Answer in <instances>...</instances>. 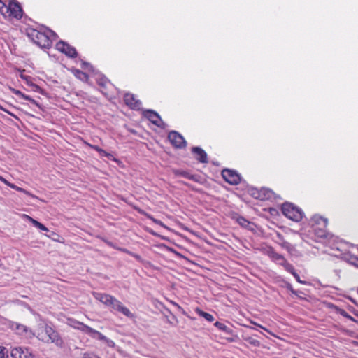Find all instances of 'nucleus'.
I'll list each match as a JSON object with an SVG mask.
<instances>
[{
  "label": "nucleus",
  "instance_id": "obj_6",
  "mask_svg": "<svg viewBox=\"0 0 358 358\" xmlns=\"http://www.w3.org/2000/svg\"><path fill=\"white\" fill-rule=\"evenodd\" d=\"M281 210L285 217L294 222L301 221L303 217L302 210L294 206L292 203L286 202L282 204Z\"/></svg>",
  "mask_w": 358,
  "mask_h": 358
},
{
  "label": "nucleus",
  "instance_id": "obj_18",
  "mask_svg": "<svg viewBox=\"0 0 358 358\" xmlns=\"http://www.w3.org/2000/svg\"><path fill=\"white\" fill-rule=\"evenodd\" d=\"M192 152L194 154L195 158L199 162L206 164L208 163V155L204 150L200 147H193L192 148Z\"/></svg>",
  "mask_w": 358,
  "mask_h": 358
},
{
  "label": "nucleus",
  "instance_id": "obj_8",
  "mask_svg": "<svg viewBox=\"0 0 358 358\" xmlns=\"http://www.w3.org/2000/svg\"><path fill=\"white\" fill-rule=\"evenodd\" d=\"M214 326L225 335L224 338L229 342H236L238 336L233 329V326L229 322L224 323L217 321L214 323Z\"/></svg>",
  "mask_w": 358,
  "mask_h": 358
},
{
  "label": "nucleus",
  "instance_id": "obj_41",
  "mask_svg": "<svg viewBox=\"0 0 358 358\" xmlns=\"http://www.w3.org/2000/svg\"><path fill=\"white\" fill-rule=\"evenodd\" d=\"M257 326H258L259 327H260V328H262V329H264V330H267L266 328L263 327L262 325L258 324Z\"/></svg>",
  "mask_w": 358,
  "mask_h": 358
},
{
  "label": "nucleus",
  "instance_id": "obj_43",
  "mask_svg": "<svg viewBox=\"0 0 358 358\" xmlns=\"http://www.w3.org/2000/svg\"><path fill=\"white\" fill-rule=\"evenodd\" d=\"M3 177H2L1 176H0V180L1 181L3 180Z\"/></svg>",
  "mask_w": 358,
  "mask_h": 358
},
{
  "label": "nucleus",
  "instance_id": "obj_25",
  "mask_svg": "<svg viewBox=\"0 0 358 358\" xmlns=\"http://www.w3.org/2000/svg\"><path fill=\"white\" fill-rule=\"evenodd\" d=\"M27 217H28V219L30 220V222L33 224V225L38 228V229L41 230V231H48V228L44 225L42 223L39 222L38 221L33 219L32 217L27 215Z\"/></svg>",
  "mask_w": 358,
  "mask_h": 358
},
{
  "label": "nucleus",
  "instance_id": "obj_10",
  "mask_svg": "<svg viewBox=\"0 0 358 358\" xmlns=\"http://www.w3.org/2000/svg\"><path fill=\"white\" fill-rule=\"evenodd\" d=\"M143 115L157 127L162 129L166 128V124L162 120L159 115L155 110H145L143 111Z\"/></svg>",
  "mask_w": 358,
  "mask_h": 358
},
{
  "label": "nucleus",
  "instance_id": "obj_4",
  "mask_svg": "<svg viewBox=\"0 0 358 358\" xmlns=\"http://www.w3.org/2000/svg\"><path fill=\"white\" fill-rule=\"evenodd\" d=\"M15 334L25 340H31L35 337L34 331L27 326L7 320L4 323Z\"/></svg>",
  "mask_w": 358,
  "mask_h": 358
},
{
  "label": "nucleus",
  "instance_id": "obj_11",
  "mask_svg": "<svg viewBox=\"0 0 358 358\" xmlns=\"http://www.w3.org/2000/svg\"><path fill=\"white\" fill-rule=\"evenodd\" d=\"M168 138L173 146L176 148H183L187 145L184 137L176 131H171L168 134Z\"/></svg>",
  "mask_w": 358,
  "mask_h": 358
},
{
  "label": "nucleus",
  "instance_id": "obj_3",
  "mask_svg": "<svg viewBox=\"0 0 358 358\" xmlns=\"http://www.w3.org/2000/svg\"><path fill=\"white\" fill-rule=\"evenodd\" d=\"M93 295L96 300L99 301L106 306L110 307L112 309L122 313L128 317H133V314L131 311L127 307L124 306L115 297L110 294L98 292L94 293Z\"/></svg>",
  "mask_w": 358,
  "mask_h": 358
},
{
  "label": "nucleus",
  "instance_id": "obj_23",
  "mask_svg": "<svg viewBox=\"0 0 358 358\" xmlns=\"http://www.w3.org/2000/svg\"><path fill=\"white\" fill-rule=\"evenodd\" d=\"M234 218L236 219V222L244 228L250 229V226L252 224V222H249L248 220L241 215H237Z\"/></svg>",
  "mask_w": 358,
  "mask_h": 358
},
{
  "label": "nucleus",
  "instance_id": "obj_14",
  "mask_svg": "<svg viewBox=\"0 0 358 358\" xmlns=\"http://www.w3.org/2000/svg\"><path fill=\"white\" fill-rule=\"evenodd\" d=\"M56 48L59 51L65 54L69 57L75 58L78 55L76 48L63 41H59L56 44Z\"/></svg>",
  "mask_w": 358,
  "mask_h": 358
},
{
  "label": "nucleus",
  "instance_id": "obj_27",
  "mask_svg": "<svg viewBox=\"0 0 358 358\" xmlns=\"http://www.w3.org/2000/svg\"><path fill=\"white\" fill-rule=\"evenodd\" d=\"M10 90L14 94L23 99L24 100L34 101V100L29 96L24 94V93H22L21 91H20L18 90H16L14 88H10Z\"/></svg>",
  "mask_w": 358,
  "mask_h": 358
},
{
  "label": "nucleus",
  "instance_id": "obj_20",
  "mask_svg": "<svg viewBox=\"0 0 358 358\" xmlns=\"http://www.w3.org/2000/svg\"><path fill=\"white\" fill-rule=\"evenodd\" d=\"M2 182H3L5 185H6L7 186H8L9 187L17 191V192H22L28 196H30L31 197H35L31 193H30L29 192L27 191L26 189L22 188V187H20L17 185H15V184L13 183H11L9 181H8L6 179H5L4 178H3V180H1Z\"/></svg>",
  "mask_w": 358,
  "mask_h": 358
},
{
  "label": "nucleus",
  "instance_id": "obj_9",
  "mask_svg": "<svg viewBox=\"0 0 358 358\" xmlns=\"http://www.w3.org/2000/svg\"><path fill=\"white\" fill-rule=\"evenodd\" d=\"M251 195L262 201L272 200L275 199V194L270 189L262 187L259 190L257 189H251Z\"/></svg>",
  "mask_w": 358,
  "mask_h": 358
},
{
  "label": "nucleus",
  "instance_id": "obj_5",
  "mask_svg": "<svg viewBox=\"0 0 358 358\" xmlns=\"http://www.w3.org/2000/svg\"><path fill=\"white\" fill-rule=\"evenodd\" d=\"M311 222L310 232H313L317 238H323L328 237V234L326 231L328 222L327 219L319 215H314L312 217Z\"/></svg>",
  "mask_w": 358,
  "mask_h": 358
},
{
  "label": "nucleus",
  "instance_id": "obj_42",
  "mask_svg": "<svg viewBox=\"0 0 358 358\" xmlns=\"http://www.w3.org/2000/svg\"><path fill=\"white\" fill-rule=\"evenodd\" d=\"M350 300H351V301H352L353 303L357 304V303H356V302H355V301L354 299H350Z\"/></svg>",
  "mask_w": 358,
  "mask_h": 358
},
{
  "label": "nucleus",
  "instance_id": "obj_26",
  "mask_svg": "<svg viewBox=\"0 0 358 358\" xmlns=\"http://www.w3.org/2000/svg\"><path fill=\"white\" fill-rule=\"evenodd\" d=\"M196 312L199 316L203 317L205 320H206L208 322H213L214 320L213 315L208 313L204 312L199 308L196 309Z\"/></svg>",
  "mask_w": 358,
  "mask_h": 358
},
{
  "label": "nucleus",
  "instance_id": "obj_1",
  "mask_svg": "<svg viewBox=\"0 0 358 358\" xmlns=\"http://www.w3.org/2000/svg\"><path fill=\"white\" fill-rule=\"evenodd\" d=\"M67 324L72 328L78 329L83 333L87 334L94 339H97L105 342L106 344L110 348H114L115 345L113 341L108 338L99 331L81 322H79L73 318H69L67 320Z\"/></svg>",
  "mask_w": 358,
  "mask_h": 358
},
{
  "label": "nucleus",
  "instance_id": "obj_39",
  "mask_svg": "<svg viewBox=\"0 0 358 358\" xmlns=\"http://www.w3.org/2000/svg\"><path fill=\"white\" fill-rule=\"evenodd\" d=\"M77 73H78V74H80V75L83 76L84 78H87V77L86 73L82 72L80 70H77Z\"/></svg>",
  "mask_w": 358,
  "mask_h": 358
},
{
  "label": "nucleus",
  "instance_id": "obj_7",
  "mask_svg": "<svg viewBox=\"0 0 358 358\" xmlns=\"http://www.w3.org/2000/svg\"><path fill=\"white\" fill-rule=\"evenodd\" d=\"M264 253L267 255L272 262L283 266L286 271L292 270V264L287 262L282 255L278 253L273 247L269 246L264 248Z\"/></svg>",
  "mask_w": 358,
  "mask_h": 358
},
{
  "label": "nucleus",
  "instance_id": "obj_17",
  "mask_svg": "<svg viewBox=\"0 0 358 358\" xmlns=\"http://www.w3.org/2000/svg\"><path fill=\"white\" fill-rule=\"evenodd\" d=\"M125 104L133 110H139L141 106L140 100L136 99L133 94L127 93L124 96Z\"/></svg>",
  "mask_w": 358,
  "mask_h": 358
},
{
  "label": "nucleus",
  "instance_id": "obj_22",
  "mask_svg": "<svg viewBox=\"0 0 358 358\" xmlns=\"http://www.w3.org/2000/svg\"><path fill=\"white\" fill-rule=\"evenodd\" d=\"M174 173L176 176H182L187 179L196 181V176L191 174L189 172L183 170H175Z\"/></svg>",
  "mask_w": 358,
  "mask_h": 358
},
{
  "label": "nucleus",
  "instance_id": "obj_32",
  "mask_svg": "<svg viewBox=\"0 0 358 358\" xmlns=\"http://www.w3.org/2000/svg\"><path fill=\"white\" fill-rule=\"evenodd\" d=\"M280 245H281V246L283 248H285V250H287L289 252L294 248L293 245L291 243H289V242L285 241H283L282 243Z\"/></svg>",
  "mask_w": 358,
  "mask_h": 358
},
{
  "label": "nucleus",
  "instance_id": "obj_35",
  "mask_svg": "<svg viewBox=\"0 0 358 358\" xmlns=\"http://www.w3.org/2000/svg\"><path fill=\"white\" fill-rule=\"evenodd\" d=\"M5 350V348L3 347H0V358H4V351Z\"/></svg>",
  "mask_w": 358,
  "mask_h": 358
},
{
  "label": "nucleus",
  "instance_id": "obj_34",
  "mask_svg": "<svg viewBox=\"0 0 358 358\" xmlns=\"http://www.w3.org/2000/svg\"><path fill=\"white\" fill-rule=\"evenodd\" d=\"M92 66L90 65V63H87L86 62H82V68L85 69H90Z\"/></svg>",
  "mask_w": 358,
  "mask_h": 358
},
{
  "label": "nucleus",
  "instance_id": "obj_45",
  "mask_svg": "<svg viewBox=\"0 0 358 358\" xmlns=\"http://www.w3.org/2000/svg\"><path fill=\"white\" fill-rule=\"evenodd\" d=\"M357 261H358V258H357ZM357 266H358V264H357Z\"/></svg>",
  "mask_w": 358,
  "mask_h": 358
},
{
  "label": "nucleus",
  "instance_id": "obj_21",
  "mask_svg": "<svg viewBox=\"0 0 358 358\" xmlns=\"http://www.w3.org/2000/svg\"><path fill=\"white\" fill-rule=\"evenodd\" d=\"M332 307L334 308L335 310V312L337 313V314H339L341 315H342L343 317L355 322V323H357L358 324V320H357L356 319H355L353 317H352L351 315H350L345 310L335 306V305H332Z\"/></svg>",
  "mask_w": 358,
  "mask_h": 358
},
{
  "label": "nucleus",
  "instance_id": "obj_15",
  "mask_svg": "<svg viewBox=\"0 0 358 358\" xmlns=\"http://www.w3.org/2000/svg\"><path fill=\"white\" fill-rule=\"evenodd\" d=\"M45 332L48 336L51 343H55L57 347L62 348L64 345V341L59 333L50 326H46Z\"/></svg>",
  "mask_w": 358,
  "mask_h": 358
},
{
  "label": "nucleus",
  "instance_id": "obj_31",
  "mask_svg": "<svg viewBox=\"0 0 358 358\" xmlns=\"http://www.w3.org/2000/svg\"><path fill=\"white\" fill-rule=\"evenodd\" d=\"M83 358H101L94 352H86L83 354Z\"/></svg>",
  "mask_w": 358,
  "mask_h": 358
},
{
  "label": "nucleus",
  "instance_id": "obj_24",
  "mask_svg": "<svg viewBox=\"0 0 358 358\" xmlns=\"http://www.w3.org/2000/svg\"><path fill=\"white\" fill-rule=\"evenodd\" d=\"M243 339L254 347H259L260 345V342L252 336L244 335L243 336Z\"/></svg>",
  "mask_w": 358,
  "mask_h": 358
},
{
  "label": "nucleus",
  "instance_id": "obj_19",
  "mask_svg": "<svg viewBox=\"0 0 358 358\" xmlns=\"http://www.w3.org/2000/svg\"><path fill=\"white\" fill-rule=\"evenodd\" d=\"M87 145L92 149L98 152L99 154L100 155V156L106 157L108 159L112 160V161H115V162L117 161V159L112 154L107 152L106 150L99 148L98 145H92L90 143H87Z\"/></svg>",
  "mask_w": 358,
  "mask_h": 358
},
{
  "label": "nucleus",
  "instance_id": "obj_29",
  "mask_svg": "<svg viewBox=\"0 0 358 358\" xmlns=\"http://www.w3.org/2000/svg\"><path fill=\"white\" fill-rule=\"evenodd\" d=\"M287 272L290 273L294 277V278L296 279V280L302 284V285H306V281H303L300 279V277L299 275V274L295 271L294 270V266L292 265V270H289V271H287Z\"/></svg>",
  "mask_w": 358,
  "mask_h": 358
},
{
  "label": "nucleus",
  "instance_id": "obj_12",
  "mask_svg": "<svg viewBox=\"0 0 358 358\" xmlns=\"http://www.w3.org/2000/svg\"><path fill=\"white\" fill-rule=\"evenodd\" d=\"M222 176L223 179L230 185H238L241 182L240 175L235 171L231 169H224L222 171Z\"/></svg>",
  "mask_w": 358,
  "mask_h": 358
},
{
  "label": "nucleus",
  "instance_id": "obj_30",
  "mask_svg": "<svg viewBox=\"0 0 358 358\" xmlns=\"http://www.w3.org/2000/svg\"><path fill=\"white\" fill-rule=\"evenodd\" d=\"M109 83L108 79L105 76H101L98 79V84L102 87H106V85Z\"/></svg>",
  "mask_w": 358,
  "mask_h": 358
},
{
  "label": "nucleus",
  "instance_id": "obj_28",
  "mask_svg": "<svg viewBox=\"0 0 358 358\" xmlns=\"http://www.w3.org/2000/svg\"><path fill=\"white\" fill-rule=\"evenodd\" d=\"M20 78L22 80H25L27 85L34 87L36 89V90H40L39 86H38L37 85H35L32 83V81H31L32 78L30 76L21 74Z\"/></svg>",
  "mask_w": 358,
  "mask_h": 358
},
{
  "label": "nucleus",
  "instance_id": "obj_44",
  "mask_svg": "<svg viewBox=\"0 0 358 358\" xmlns=\"http://www.w3.org/2000/svg\"><path fill=\"white\" fill-rule=\"evenodd\" d=\"M357 294H358V287H357Z\"/></svg>",
  "mask_w": 358,
  "mask_h": 358
},
{
  "label": "nucleus",
  "instance_id": "obj_13",
  "mask_svg": "<svg viewBox=\"0 0 358 358\" xmlns=\"http://www.w3.org/2000/svg\"><path fill=\"white\" fill-rule=\"evenodd\" d=\"M6 8L7 12L9 13V15L16 19H21L23 14V10L20 3L16 0H11L9 2L8 6Z\"/></svg>",
  "mask_w": 358,
  "mask_h": 358
},
{
  "label": "nucleus",
  "instance_id": "obj_2",
  "mask_svg": "<svg viewBox=\"0 0 358 358\" xmlns=\"http://www.w3.org/2000/svg\"><path fill=\"white\" fill-rule=\"evenodd\" d=\"M27 36L34 43L42 48H50L52 46V40L57 36L56 33L49 29H47L45 32L31 29L28 31Z\"/></svg>",
  "mask_w": 358,
  "mask_h": 358
},
{
  "label": "nucleus",
  "instance_id": "obj_36",
  "mask_svg": "<svg viewBox=\"0 0 358 358\" xmlns=\"http://www.w3.org/2000/svg\"><path fill=\"white\" fill-rule=\"evenodd\" d=\"M350 310L356 316L358 317V310L355 309L354 308H351Z\"/></svg>",
  "mask_w": 358,
  "mask_h": 358
},
{
  "label": "nucleus",
  "instance_id": "obj_40",
  "mask_svg": "<svg viewBox=\"0 0 358 358\" xmlns=\"http://www.w3.org/2000/svg\"><path fill=\"white\" fill-rule=\"evenodd\" d=\"M303 294V292H302L301 291H298V292H297V295H296V296H299V297H301V296H300V294Z\"/></svg>",
  "mask_w": 358,
  "mask_h": 358
},
{
  "label": "nucleus",
  "instance_id": "obj_38",
  "mask_svg": "<svg viewBox=\"0 0 358 358\" xmlns=\"http://www.w3.org/2000/svg\"><path fill=\"white\" fill-rule=\"evenodd\" d=\"M148 217L150 220H152L154 222L157 223V224H162V222L159 221V220H157L155 218H153L152 216H148Z\"/></svg>",
  "mask_w": 358,
  "mask_h": 358
},
{
  "label": "nucleus",
  "instance_id": "obj_33",
  "mask_svg": "<svg viewBox=\"0 0 358 358\" xmlns=\"http://www.w3.org/2000/svg\"><path fill=\"white\" fill-rule=\"evenodd\" d=\"M287 288L292 294L297 295L298 290H295L291 284H288Z\"/></svg>",
  "mask_w": 358,
  "mask_h": 358
},
{
  "label": "nucleus",
  "instance_id": "obj_16",
  "mask_svg": "<svg viewBox=\"0 0 358 358\" xmlns=\"http://www.w3.org/2000/svg\"><path fill=\"white\" fill-rule=\"evenodd\" d=\"M12 358H33L31 350L27 348L16 347L11 350Z\"/></svg>",
  "mask_w": 358,
  "mask_h": 358
},
{
  "label": "nucleus",
  "instance_id": "obj_37",
  "mask_svg": "<svg viewBox=\"0 0 358 358\" xmlns=\"http://www.w3.org/2000/svg\"><path fill=\"white\" fill-rule=\"evenodd\" d=\"M4 8H6V4L1 0H0V11L3 12V9Z\"/></svg>",
  "mask_w": 358,
  "mask_h": 358
}]
</instances>
